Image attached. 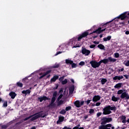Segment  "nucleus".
I'll return each mask as SVG.
<instances>
[{"label": "nucleus", "instance_id": "a211bd4d", "mask_svg": "<svg viewBox=\"0 0 129 129\" xmlns=\"http://www.w3.org/2000/svg\"><path fill=\"white\" fill-rule=\"evenodd\" d=\"M111 100L112 101H114L115 102H116L118 100H119V97H116L115 96L113 95L111 98Z\"/></svg>", "mask_w": 129, "mask_h": 129}, {"label": "nucleus", "instance_id": "603ef678", "mask_svg": "<svg viewBox=\"0 0 129 129\" xmlns=\"http://www.w3.org/2000/svg\"><path fill=\"white\" fill-rule=\"evenodd\" d=\"M123 70H124V68H122L121 69H119L118 70V72H122L123 71Z\"/></svg>", "mask_w": 129, "mask_h": 129}, {"label": "nucleus", "instance_id": "2f4dec72", "mask_svg": "<svg viewBox=\"0 0 129 129\" xmlns=\"http://www.w3.org/2000/svg\"><path fill=\"white\" fill-rule=\"evenodd\" d=\"M106 119L107 120V122H110L111 121H112V118L106 117Z\"/></svg>", "mask_w": 129, "mask_h": 129}, {"label": "nucleus", "instance_id": "cd10ccee", "mask_svg": "<svg viewBox=\"0 0 129 129\" xmlns=\"http://www.w3.org/2000/svg\"><path fill=\"white\" fill-rule=\"evenodd\" d=\"M59 113L60 114H65V113H66V110L65 109H62L60 112H59Z\"/></svg>", "mask_w": 129, "mask_h": 129}, {"label": "nucleus", "instance_id": "f257e3e1", "mask_svg": "<svg viewBox=\"0 0 129 129\" xmlns=\"http://www.w3.org/2000/svg\"><path fill=\"white\" fill-rule=\"evenodd\" d=\"M106 30V28L101 29V27H99L95 31H93L92 33L90 34L89 32H88V31H85L84 33H82L81 34L79 35V37H78V41H80L81 39L87 37L88 35H92V34H94L95 33L96 34H101L102 32H104V31H105Z\"/></svg>", "mask_w": 129, "mask_h": 129}, {"label": "nucleus", "instance_id": "774afa93", "mask_svg": "<svg viewBox=\"0 0 129 129\" xmlns=\"http://www.w3.org/2000/svg\"><path fill=\"white\" fill-rule=\"evenodd\" d=\"M125 34L126 35H129V31H126L125 32Z\"/></svg>", "mask_w": 129, "mask_h": 129}, {"label": "nucleus", "instance_id": "c03bdc74", "mask_svg": "<svg viewBox=\"0 0 129 129\" xmlns=\"http://www.w3.org/2000/svg\"><path fill=\"white\" fill-rule=\"evenodd\" d=\"M96 46V45H95V44H91L90 46V48L91 49H93V48H95V47Z\"/></svg>", "mask_w": 129, "mask_h": 129}, {"label": "nucleus", "instance_id": "5701e85b", "mask_svg": "<svg viewBox=\"0 0 129 129\" xmlns=\"http://www.w3.org/2000/svg\"><path fill=\"white\" fill-rule=\"evenodd\" d=\"M74 89H75L74 85L72 86L69 89L70 93H73V92H74Z\"/></svg>", "mask_w": 129, "mask_h": 129}, {"label": "nucleus", "instance_id": "8fccbe9b", "mask_svg": "<svg viewBox=\"0 0 129 129\" xmlns=\"http://www.w3.org/2000/svg\"><path fill=\"white\" fill-rule=\"evenodd\" d=\"M102 114V113H101V112H98V113L97 114V117H99V116H100Z\"/></svg>", "mask_w": 129, "mask_h": 129}, {"label": "nucleus", "instance_id": "e433bc0d", "mask_svg": "<svg viewBox=\"0 0 129 129\" xmlns=\"http://www.w3.org/2000/svg\"><path fill=\"white\" fill-rule=\"evenodd\" d=\"M79 65H80V66H84V65H85V62H84V61H81L79 63Z\"/></svg>", "mask_w": 129, "mask_h": 129}, {"label": "nucleus", "instance_id": "393cba45", "mask_svg": "<svg viewBox=\"0 0 129 129\" xmlns=\"http://www.w3.org/2000/svg\"><path fill=\"white\" fill-rule=\"evenodd\" d=\"M66 64H73V60H71L69 59H66Z\"/></svg>", "mask_w": 129, "mask_h": 129}, {"label": "nucleus", "instance_id": "bb28decb", "mask_svg": "<svg viewBox=\"0 0 129 129\" xmlns=\"http://www.w3.org/2000/svg\"><path fill=\"white\" fill-rule=\"evenodd\" d=\"M67 83H68V80H67V79H66L61 82V84H62V85H65V84H67Z\"/></svg>", "mask_w": 129, "mask_h": 129}, {"label": "nucleus", "instance_id": "864d4df0", "mask_svg": "<svg viewBox=\"0 0 129 129\" xmlns=\"http://www.w3.org/2000/svg\"><path fill=\"white\" fill-rule=\"evenodd\" d=\"M59 54H62V52L61 51L56 52V53L55 54V56H57V55H59Z\"/></svg>", "mask_w": 129, "mask_h": 129}, {"label": "nucleus", "instance_id": "4d7b16f0", "mask_svg": "<svg viewBox=\"0 0 129 129\" xmlns=\"http://www.w3.org/2000/svg\"><path fill=\"white\" fill-rule=\"evenodd\" d=\"M120 25H122L123 26H124L125 25V23L124 22H120Z\"/></svg>", "mask_w": 129, "mask_h": 129}, {"label": "nucleus", "instance_id": "20e7f679", "mask_svg": "<svg viewBox=\"0 0 129 129\" xmlns=\"http://www.w3.org/2000/svg\"><path fill=\"white\" fill-rule=\"evenodd\" d=\"M92 67L93 68H98L100 66V61L97 62L96 60H91L90 62Z\"/></svg>", "mask_w": 129, "mask_h": 129}, {"label": "nucleus", "instance_id": "49530a36", "mask_svg": "<svg viewBox=\"0 0 129 129\" xmlns=\"http://www.w3.org/2000/svg\"><path fill=\"white\" fill-rule=\"evenodd\" d=\"M38 100H39L40 102H42L43 101V97H40L38 98Z\"/></svg>", "mask_w": 129, "mask_h": 129}, {"label": "nucleus", "instance_id": "ddd939ff", "mask_svg": "<svg viewBox=\"0 0 129 129\" xmlns=\"http://www.w3.org/2000/svg\"><path fill=\"white\" fill-rule=\"evenodd\" d=\"M9 95L12 99H15V98L17 96V94L15 92H11L9 93Z\"/></svg>", "mask_w": 129, "mask_h": 129}, {"label": "nucleus", "instance_id": "c9c22d12", "mask_svg": "<svg viewBox=\"0 0 129 129\" xmlns=\"http://www.w3.org/2000/svg\"><path fill=\"white\" fill-rule=\"evenodd\" d=\"M43 100H44V101H46V100H49V98L45 96H43L42 97Z\"/></svg>", "mask_w": 129, "mask_h": 129}, {"label": "nucleus", "instance_id": "9b49d317", "mask_svg": "<svg viewBox=\"0 0 129 129\" xmlns=\"http://www.w3.org/2000/svg\"><path fill=\"white\" fill-rule=\"evenodd\" d=\"M101 97L99 95H95L92 99V101L93 102H97V101L100 100Z\"/></svg>", "mask_w": 129, "mask_h": 129}, {"label": "nucleus", "instance_id": "ea45409f", "mask_svg": "<svg viewBox=\"0 0 129 129\" xmlns=\"http://www.w3.org/2000/svg\"><path fill=\"white\" fill-rule=\"evenodd\" d=\"M89 112V113H90V114H92V113H94V109H90Z\"/></svg>", "mask_w": 129, "mask_h": 129}, {"label": "nucleus", "instance_id": "680f3d73", "mask_svg": "<svg viewBox=\"0 0 129 129\" xmlns=\"http://www.w3.org/2000/svg\"><path fill=\"white\" fill-rule=\"evenodd\" d=\"M59 93H63V89H60L59 91Z\"/></svg>", "mask_w": 129, "mask_h": 129}, {"label": "nucleus", "instance_id": "58836bf2", "mask_svg": "<svg viewBox=\"0 0 129 129\" xmlns=\"http://www.w3.org/2000/svg\"><path fill=\"white\" fill-rule=\"evenodd\" d=\"M124 64L127 67H128L129 66V60H126V61H124Z\"/></svg>", "mask_w": 129, "mask_h": 129}, {"label": "nucleus", "instance_id": "de8ad7c7", "mask_svg": "<svg viewBox=\"0 0 129 129\" xmlns=\"http://www.w3.org/2000/svg\"><path fill=\"white\" fill-rule=\"evenodd\" d=\"M90 101H91V100H88L87 101H85V103H87V104H89L90 103Z\"/></svg>", "mask_w": 129, "mask_h": 129}, {"label": "nucleus", "instance_id": "f03ea898", "mask_svg": "<svg viewBox=\"0 0 129 129\" xmlns=\"http://www.w3.org/2000/svg\"><path fill=\"white\" fill-rule=\"evenodd\" d=\"M41 112H43V111H41L38 113H36L33 115H31L25 118L24 119V121L28 120V119H30V118L31 119L29 120V122L34 121V120H36V119H38V118H39V117H43V118L46 117V114H44L43 115L44 113H41Z\"/></svg>", "mask_w": 129, "mask_h": 129}, {"label": "nucleus", "instance_id": "6e6d98bb", "mask_svg": "<svg viewBox=\"0 0 129 129\" xmlns=\"http://www.w3.org/2000/svg\"><path fill=\"white\" fill-rule=\"evenodd\" d=\"M79 47H80V45H77V44H76V45H74L73 46V48H79Z\"/></svg>", "mask_w": 129, "mask_h": 129}, {"label": "nucleus", "instance_id": "423d86ee", "mask_svg": "<svg viewBox=\"0 0 129 129\" xmlns=\"http://www.w3.org/2000/svg\"><path fill=\"white\" fill-rule=\"evenodd\" d=\"M81 53H82L83 55H85V56H88L90 54L91 51L85 47H83L82 48Z\"/></svg>", "mask_w": 129, "mask_h": 129}, {"label": "nucleus", "instance_id": "72a5a7b5", "mask_svg": "<svg viewBox=\"0 0 129 129\" xmlns=\"http://www.w3.org/2000/svg\"><path fill=\"white\" fill-rule=\"evenodd\" d=\"M123 93V90H119L117 91V94L120 95V94H122Z\"/></svg>", "mask_w": 129, "mask_h": 129}, {"label": "nucleus", "instance_id": "a19ab883", "mask_svg": "<svg viewBox=\"0 0 129 129\" xmlns=\"http://www.w3.org/2000/svg\"><path fill=\"white\" fill-rule=\"evenodd\" d=\"M62 97H63V94H61L60 95H59V96L57 98L58 101H59V100H60V99H61V98H62Z\"/></svg>", "mask_w": 129, "mask_h": 129}, {"label": "nucleus", "instance_id": "4468645a", "mask_svg": "<svg viewBox=\"0 0 129 129\" xmlns=\"http://www.w3.org/2000/svg\"><path fill=\"white\" fill-rule=\"evenodd\" d=\"M106 123H107L106 120V117H103V118L101 119V124H102V125H103V124H106Z\"/></svg>", "mask_w": 129, "mask_h": 129}, {"label": "nucleus", "instance_id": "f8f14e48", "mask_svg": "<svg viewBox=\"0 0 129 129\" xmlns=\"http://www.w3.org/2000/svg\"><path fill=\"white\" fill-rule=\"evenodd\" d=\"M50 73H51V70H48L46 71V72L44 73L43 75H42L39 77V79H42V78H44L45 76H46V75H48V74H50Z\"/></svg>", "mask_w": 129, "mask_h": 129}, {"label": "nucleus", "instance_id": "a878e982", "mask_svg": "<svg viewBox=\"0 0 129 129\" xmlns=\"http://www.w3.org/2000/svg\"><path fill=\"white\" fill-rule=\"evenodd\" d=\"M16 85L18 87H20V88L23 87V83H21L20 82H18Z\"/></svg>", "mask_w": 129, "mask_h": 129}, {"label": "nucleus", "instance_id": "09e8293b", "mask_svg": "<svg viewBox=\"0 0 129 129\" xmlns=\"http://www.w3.org/2000/svg\"><path fill=\"white\" fill-rule=\"evenodd\" d=\"M26 94H29V93H31V91L30 90H25Z\"/></svg>", "mask_w": 129, "mask_h": 129}, {"label": "nucleus", "instance_id": "dca6fc26", "mask_svg": "<svg viewBox=\"0 0 129 129\" xmlns=\"http://www.w3.org/2000/svg\"><path fill=\"white\" fill-rule=\"evenodd\" d=\"M109 60H108V58H106V59H102L100 61V63L101 65V63H103L104 64H107V63H108Z\"/></svg>", "mask_w": 129, "mask_h": 129}, {"label": "nucleus", "instance_id": "5fc2aeb1", "mask_svg": "<svg viewBox=\"0 0 129 129\" xmlns=\"http://www.w3.org/2000/svg\"><path fill=\"white\" fill-rule=\"evenodd\" d=\"M101 104V102H97L96 103V106H99Z\"/></svg>", "mask_w": 129, "mask_h": 129}, {"label": "nucleus", "instance_id": "4c0bfd02", "mask_svg": "<svg viewBox=\"0 0 129 129\" xmlns=\"http://www.w3.org/2000/svg\"><path fill=\"white\" fill-rule=\"evenodd\" d=\"M61 122L62 121H64V116H60L59 117V119H58Z\"/></svg>", "mask_w": 129, "mask_h": 129}, {"label": "nucleus", "instance_id": "13d9d810", "mask_svg": "<svg viewBox=\"0 0 129 129\" xmlns=\"http://www.w3.org/2000/svg\"><path fill=\"white\" fill-rule=\"evenodd\" d=\"M124 77H125L126 79H128V75H124Z\"/></svg>", "mask_w": 129, "mask_h": 129}, {"label": "nucleus", "instance_id": "7ed1b4c3", "mask_svg": "<svg viewBox=\"0 0 129 129\" xmlns=\"http://www.w3.org/2000/svg\"><path fill=\"white\" fill-rule=\"evenodd\" d=\"M113 106L111 107L110 105L106 106L103 109V114L104 115H107L108 114H110V113H112L113 111L115 112L116 110V107L114 105H113Z\"/></svg>", "mask_w": 129, "mask_h": 129}, {"label": "nucleus", "instance_id": "0eeeda50", "mask_svg": "<svg viewBox=\"0 0 129 129\" xmlns=\"http://www.w3.org/2000/svg\"><path fill=\"white\" fill-rule=\"evenodd\" d=\"M57 94H58V93L57 92V91H54L53 94V97L51 98V103H50V105H51V106H53V104L56 101V98L57 97Z\"/></svg>", "mask_w": 129, "mask_h": 129}, {"label": "nucleus", "instance_id": "6ab92c4d", "mask_svg": "<svg viewBox=\"0 0 129 129\" xmlns=\"http://www.w3.org/2000/svg\"><path fill=\"white\" fill-rule=\"evenodd\" d=\"M111 39V36H108L107 37H104L103 40L104 42H107V41H110Z\"/></svg>", "mask_w": 129, "mask_h": 129}, {"label": "nucleus", "instance_id": "6e6552de", "mask_svg": "<svg viewBox=\"0 0 129 129\" xmlns=\"http://www.w3.org/2000/svg\"><path fill=\"white\" fill-rule=\"evenodd\" d=\"M83 104H84V101H82L80 102V101L77 100L75 102V105L76 107H81Z\"/></svg>", "mask_w": 129, "mask_h": 129}, {"label": "nucleus", "instance_id": "c756f323", "mask_svg": "<svg viewBox=\"0 0 129 129\" xmlns=\"http://www.w3.org/2000/svg\"><path fill=\"white\" fill-rule=\"evenodd\" d=\"M64 103V101L61 100L57 103V105L59 106V105H62Z\"/></svg>", "mask_w": 129, "mask_h": 129}, {"label": "nucleus", "instance_id": "aec40b11", "mask_svg": "<svg viewBox=\"0 0 129 129\" xmlns=\"http://www.w3.org/2000/svg\"><path fill=\"white\" fill-rule=\"evenodd\" d=\"M97 47L98 48H99L100 50H105V46H104V45H103V44H98Z\"/></svg>", "mask_w": 129, "mask_h": 129}, {"label": "nucleus", "instance_id": "f704fd0d", "mask_svg": "<svg viewBox=\"0 0 129 129\" xmlns=\"http://www.w3.org/2000/svg\"><path fill=\"white\" fill-rule=\"evenodd\" d=\"M114 57L115 58H118L119 57V53L118 52H115L114 53Z\"/></svg>", "mask_w": 129, "mask_h": 129}, {"label": "nucleus", "instance_id": "69168bd1", "mask_svg": "<svg viewBox=\"0 0 129 129\" xmlns=\"http://www.w3.org/2000/svg\"><path fill=\"white\" fill-rule=\"evenodd\" d=\"M64 129H72V128H71V127H67V126H65L64 127Z\"/></svg>", "mask_w": 129, "mask_h": 129}, {"label": "nucleus", "instance_id": "3c124183", "mask_svg": "<svg viewBox=\"0 0 129 129\" xmlns=\"http://www.w3.org/2000/svg\"><path fill=\"white\" fill-rule=\"evenodd\" d=\"M8 127V126L6 125H3L2 126V128H7Z\"/></svg>", "mask_w": 129, "mask_h": 129}, {"label": "nucleus", "instance_id": "bf43d9fd", "mask_svg": "<svg viewBox=\"0 0 129 129\" xmlns=\"http://www.w3.org/2000/svg\"><path fill=\"white\" fill-rule=\"evenodd\" d=\"M58 87H59V85H57L55 87L53 88L54 90L58 89Z\"/></svg>", "mask_w": 129, "mask_h": 129}, {"label": "nucleus", "instance_id": "052dcab7", "mask_svg": "<svg viewBox=\"0 0 129 129\" xmlns=\"http://www.w3.org/2000/svg\"><path fill=\"white\" fill-rule=\"evenodd\" d=\"M94 44H95L96 45H98V44H99V42H97V41H93Z\"/></svg>", "mask_w": 129, "mask_h": 129}, {"label": "nucleus", "instance_id": "f3484780", "mask_svg": "<svg viewBox=\"0 0 129 129\" xmlns=\"http://www.w3.org/2000/svg\"><path fill=\"white\" fill-rule=\"evenodd\" d=\"M59 78V76L57 75L54 76L51 79L50 81L51 82H55L57 79Z\"/></svg>", "mask_w": 129, "mask_h": 129}, {"label": "nucleus", "instance_id": "473e14b6", "mask_svg": "<svg viewBox=\"0 0 129 129\" xmlns=\"http://www.w3.org/2000/svg\"><path fill=\"white\" fill-rule=\"evenodd\" d=\"M52 68H59L60 67V64H55L54 66H53Z\"/></svg>", "mask_w": 129, "mask_h": 129}, {"label": "nucleus", "instance_id": "4be33fe9", "mask_svg": "<svg viewBox=\"0 0 129 129\" xmlns=\"http://www.w3.org/2000/svg\"><path fill=\"white\" fill-rule=\"evenodd\" d=\"M106 82H107V79H106L102 78L101 80L102 85H104Z\"/></svg>", "mask_w": 129, "mask_h": 129}, {"label": "nucleus", "instance_id": "b1692460", "mask_svg": "<svg viewBox=\"0 0 129 129\" xmlns=\"http://www.w3.org/2000/svg\"><path fill=\"white\" fill-rule=\"evenodd\" d=\"M108 59L109 61L112 62L113 63L115 62V61H116V59L113 58H112L111 57H108Z\"/></svg>", "mask_w": 129, "mask_h": 129}, {"label": "nucleus", "instance_id": "0e129e2a", "mask_svg": "<svg viewBox=\"0 0 129 129\" xmlns=\"http://www.w3.org/2000/svg\"><path fill=\"white\" fill-rule=\"evenodd\" d=\"M122 122L123 123H125V122H126V119H124V120H122Z\"/></svg>", "mask_w": 129, "mask_h": 129}, {"label": "nucleus", "instance_id": "9d476101", "mask_svg": "<svg viewBox=\"0 0 129 129\" xmlns=\"http://www.w3.org/2000/svg\"><path fill=\"white\" fill-rule=\"evenodd\" d=\"M112 124H107L106 125H101L99 126V129H110V128L108 127H111Z\"/></svg>", "mask_w": 129, "mask_h": 129}, {"label": "nucleus", "instance_id": "c85d7f7f", "mask_svg": "<svg viewBox=\"0 0 129 129\" xmlns=\"http://www.w3.org/2000/svg\"><path fill=\"white\" fill-rule=\"evenodd\" d=\"M3 107H8V101H5L3 105Z\"/></svg>", "mask_w": 129, "mask_h": 129}, {"label": "nucleus", "instance_id": "412c9836", "mask_svg": "<svg viewBox=\"0 0 129 129\" xmlns=\"http://www.w3.org/2000/svg\"><path fill=\"white\" fill-rule=\"evenodd\" d=\"M122 85V83H119L114 86V88H117V89H118L119 88H120L121 87Z\"/></svg>", "mask_w": 129, "mask_h": 129}, {"label": "nucleus", "instance_id": "338daca9", "mask_svg": "<svg viewBox=\"0 0 129 129\" xmlns=\"http://www.w3.org/2000/svg\"><path fill=\"white\" fill-rule=\"evenodd\" d=\"M22 93H23V94H27L26 93V90H23Z\"/></svg>", "mask_w": 129, "mask_h": 129}, {"label": "nucleus", "instance_id": "1a4fd4ad", "mask_svg": "<svg viewBox=\"0 0 129 129\" xmlns=\"http://www.w3.org/2000/svg\"><path fill=\"white\" fill-rule=\"evenodd\" d=\"M120 98H121V99H124V98H125L126 99H129L128 93L126 92H123L120 95Z\"/></svg>", "mask_w": 129, "mask_h": 129}, {"label": "nucleus", "instance_id": "2eb2a0df", "mask_svg": "<svg viewBox=\"0 0 129 129\" xmlns=\"http://www.w3.org/2000/svg\"><path fill=\"white\" fill-rule=\"evenodd\" d=\"M121 79H123V76H115L113 78V80H120Z\"/></svg>", "mask_w": 129, "mask_h": 129}, {"label": "nucleus", "instance_id": "e2e57ef3", "mask_svg": "<svg viewBox=\"0 0 129 129\" xmlns=\"http://www.w3.org/2000/svg\"><path fill=\"white\" fill-rule=\"evenodd\" d=\"M84 119H87L88 118V115H85L84 117Z\"/></svg>", "mask_w": 129, "mask_h": 129}, {"label": "nucleus", "instance_id": "39448f33", "mask_svg": "<svg viewBox=\"0 0 129 129\" xmlns=\"http://www.w3.org/2000/svg\"><path fill=\"white\" fill-rule=\"evenodd\" d=\"M127 14V12H125L123 13L120 15L118 17H117V19H120L121 21H123L126 19H129L128 16L126 15Z\"/></svg>", "mask_w": 129, "mask_h": 129}, {"label": "nucleus", "instance_id": "79ce46f5", "mask_svg": "<svg viewBox=\"0 0 129 129\" xmlns=\"http://www.w3.org/2000/svg\"><path fill=\"white\" fill-rule=\"evenodd\" d=\"M71 108H72L71 106L67 107L66 108V111H68L69 110H70Z\"/></svg>", "mask_w": 129, "mask_h": 129}, {"label": "nucleus", "instance_id": "7c9ffc66", "mask_svg": "<svg viewBox=\"0 0 129 129\" xmlns=\"http://www.w3.org/2000/svg\"><path fill=\"white\" fill-rule=\"evenodd\" d=\"M71 65H72V68H76L77 67V64L75 63H74L73 61V63H72Z\"/></svg>", "mask_w": 129, "mask_h": 129}, {"label": "nucleus", "instance_id": "37998d69", "mask_svg": "<svg viewBox=\"0 0 129 129\" xmlns=\"http://www.w3.org/2000/svg\"><path fill=\"white\" fill-rule=\"evenodd\" d=\"M64 76L60 77L59 79V81L60 82H62V81H63V80H64Z\"/></svg>", "mask_w": 129, "mask_h": 129}, {"label": "nucleus", "instance_id": "a18cd8bd", "mask_svg": "<svg viewBox=\"0 0 129 129\" xmlns=\"http://www.w3.org/2000/svg\"><path fill=\"white\" fill-rule=\"evenodd\" d=\"M126 119V117L125 116V115H122L121 117V119H122V120Z\"/></svg>", "mask_w": 129, "mask_h": 129}]
</instances>
